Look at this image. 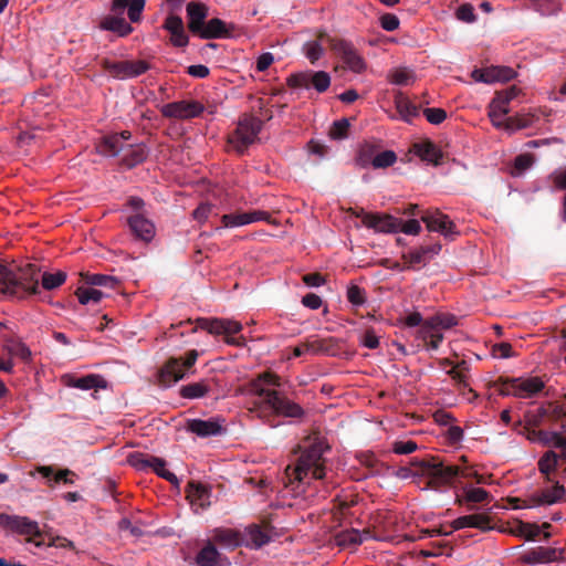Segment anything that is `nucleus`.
<instances>
[{
    "label": "nucleus",
    "instance_id": "nucleus-1",
    "mask_svg": "<svg viewBox=\"0 0 566 566\" xmlns=\"http://www.w3.org/2000/svg\"><path fill=\"white\" fill-rule=\"evenodd\" d=\"M66 277L63 271L41 274L40 268L33 263L13 268L0 263V293L9 298L22 300L40 292V281L44 290L52 291L61 286Z\"/></svg>",
    "mask_w": 566,
    "mask_h": 566
},
{
    "label": "nucleus",
    "instance_id": "nucleus-2",
    "mask_svg": "<svg viewBox=\"0 0 566 566\" xmlns=\"http://www.w3.org/2000/svg\"><path fill=\"white\" fill-rule=\"evenodd\" d=\"M306 442L308 444L300 455L296 465L294 468L289 465L285 469L284 483L293 491H297L308 475L315 480H322L326 474L323 454L329 449L328 444L316 432L310 434Z\"/></svg>",
    "mask_w": 566,
    "mask_h": 566
},
{
    "label": "nucleus",
    "instance_id": "nucleus-3",
    "mask_svg": "<svg viewBox=\"0 0 566 566\" xmlns=\"http://www.w3.org/2000/svg\"><path fill=\"white\" fill-rule=\"evenodd\" d=\"M145 0H113L111 10L116 15L105 17L99 28L117 33L119 36H127L133 32V27L122 17L124 10L127 9V14L133 23H137L142 19V13L145 8Z\"/></svg>",
    "mask_w": 566,
    "mask_h": 566
},
{
    "label": "nucleus",
    "instance_id": "nucleus-4",
    "mask_svg": "<svg viewBox=\"0 0 566 566\" xmlns=\"http://www.w3.org/2000/svg\"><path fill=\"white\" fill-rule=\"evenodd\" d=\"M411 465L419 469L420 476L428 478L424 489L437 490L442 485L450 484L455 478L469 476L465 470L458 465H444L442 461L434 457L415 458L411 460Z\"/></svg>",
    "mask_w": 566,
    "mask_h": 566
},
{
    "label": "nucleus",
    "instance_id": "nucleus-5",
    "mask_svg": "<svg viewBox=\"0 0 566 566\" xmlns=\"http://www.w3.org/2000/svg\"><path fill=\"white\" fill-rule=\"evenodd\" d=\"M281 385V378L271 371L260 374L249 384V391L262 398V401L255 403L258 417L272 428H275L276 424L273 422V418L270 415L263 413V408L268 406V399H272V396L276 394Z\"/></svg>",
    "mask_w": 566,
    "mask_h": 566
},
{
    "label": "nucleus",
    "instance_id": "nucleus-6",
    "mask_svg": "<svg viewBox=\"0 0 566 566\" xmlns=\"http://www.w3.org/2000/svg\"><path fill=\"white\" fill-rule=\"evenodd\" d=\"M263 122L253 116L244 114L240 117L237 128L228 137L229 145L240 155L252 145L262 130Z\"/></svg>",
    "mask_w": 566,
    "mask_h": 566
},
{
    "label": "nucleus",
    "instance_id": "nucleus-7",
    "mask_svg": "<svg viewBox=\"0 0 566 566\" xmlns=\"http://www.w3.org/2000/svg\"><path fill=\"white\" fill-rule=\"evenodd\" d=\"M198 359V352L191 349L186 357H170L158 370V381L164 387H170L182 379Z\"/></svg>",
    "mask_w": 566,
    "mask_h": 566
},
{
    "label": "nucleus",
    "instance_id": "nucleus-8",
    "mask_svg": "<svg viewBox=\"0 0 566 566\" xmlns=\"http://www.w3.org/2000/svg\"><path fill=\"white\" fill-rule=\"evenodd\" d=\"M319 39H326L328 41L331 50L342 59L346 67L352 72L360 74L366 70L367 64L364 57L358 53L352 42L344 39L332 38L323 31L319 32Z\"/></svg>",
    "mask_w": 566,
    "mask_h": 566
},
{
    "label": "nucleus",
    "instance_id": "nucleus-9",
    "mask_svg": "<svg viewBox=\"0 0 566 566\" xmlns=\"http://www.w3.org/2000/svg\"><path fill=\"white\" fill-rule=\"evenodd\" d=\"M197 325L191 329V332H196L197 328L207 331L212 335H226L232 336L238 334L242 329L241 323L227 318H198L196 321ZM227 343L234 346H243L244 338L240 337H227Z\"/></svg>",
    "mask_w": 566,
    "mask_h": 566
},
{
    "label": "nucleus",
    "instance_id": "nucleus-10",
    "mask_svg": "<svg viewBox=\"0 0 566 566\" xmlns=\"http://www.w3.org/2000/svg\"><path fill=\"white\" fill-rule=\"evenodd\" d=\"M101 66L104 71L108 72L113 77L118 80L137 77L146 73L150 69V64L144 60H124L115 62L108 59H103L101 61Z\"/></svg>",
    "mask_w": 566,
    "mask_h": 566
},
{
    "label": "nucleus",
    "instance_id": "nucleus-11",
    "mask_svg": "<svg viewBox=\"0 0 566 566\" xmlns=\"http://www.w3.org/2000/svg\"><path fill=\"white\" fill-rule=\"evenodd\" d=\"M286 83L290 87H314L318 93H323L331 85V76L325 71H306L290 75Z\"/></svg>",
    "mask_w": 566,
    "mask_h": 566
},
{
    "label": "nucleus",
    "instance_id": "nucleus-12",
    "mask_svg": "<svg viewBox=\"0 0 566 566\" xmlns=\"http://www.w3.org/2000/svg\"><path fill=\"white\" fill-rule=\"evenodd\" d=\"M361 222L366 228L381 233H397L401 227V219L389 213L366 212L360 209Z\"/></svg>",
    "mask_w": 566,
    "mask_h": 566
},
{
    "label": "nucleus",
    "instance_id": "nucleus-13",
    "mask_svg": "<svg viewBox=\"0 0 566 566\" xmlns=\"http://www.w3.org/2000/svg\"><path fill=\"white\" fill-rule=\"evenodd\" d=\"M203 109V105L197 101H178L165 104L160 113L167 118L190 119L200 116Z\"/></svg>",
    "mask_w": 566,
    "mask_h": 566
},
{
    "label": "nucleus",
    "instance_id": "nucleus-14",
    "mask_svg": "<svg viewBox=\"0 0 566 566\" xmlns=\"http://www.w3.org/2000/svg\"><path fill=\"white\" fill-rule=\"evenodd\" d=\"M274 415L285 418H303L305 410L296 402L291 400L283 390L279 388L272 399H268V406Z\"/></svg>",
    "mask_w": 566,
    "mask_h": 566
},
{
    "label": "nucleus",
    "instance_id": "nucleus-15",
    "mask_svg": "<svg viewBox=\"0 0 566 566\" xmlns=\"http://www.w3.org/2000/svg\"><path fill=\"white\" fill-rule=\"evenodd\" d=\"M520 93L521 90L513 85L495 94L489 106V116L495 127L501 125L500 123L495 122V117L507 115L510 113V102L513 101Z\"/></svg>",
    "mask_w": 566,
    "mask_h": 566
},
{
    "label": "nucleus",
    "instance_id": "nucleus-16",
    "mask_svg": "<svg viewBox=\"0 0 566 566\" xmlns=\"http://www.w3.org/2000/svg\"><path fill=\"white\" fill-rule=\"evenodd\" d=\"M441 245L439 243L431 245H421L415 250L402 253L401 259L406 262V268L417 270L427 265L434 255L439 254Z\"/></svg>",
    "mask_w": 566,
    "mask_h": 566
},
{
    "label": "nucleus",
    "instance_id": "nucleus-17",
    "mask_svg": "<svg viewBox=\"0 0 566 566\" xmlns=\"http://www.w3.org/2000/svg\"><path fill=\"white\" fill-rule=\"evenodd\" d=\"M563 554V548L537 546L525 552L520 559L528 565L548 564L562 559Z\"/></svg>",
    "mask_w": 566,
    "mask_h": 566
},
{
    "label": "nucleus",
    "instance_id": "nucleus-18",
    "mask_svg": "<svg viewBox=\"0 0 566 566\" xmlns=\"http://www.w3.org/2000/svg\"><path fill=\"white\" fill-rule=\"evenodd\" d=\"M62 382L66 387L77 388L81 390L105 389L107 387V381L103 376L97 374H88L83 377L66 374L62 376Z\"/></svg>",
    "mask_w": 566,
    "mask_h": 566
},
{
    "label": "nucleus",
    "instance_id": "nucleus-19",
    "mask_svg": "<svg viewBox=\"0 0 566 566\" xmlns=\"http://www.w3.org/2000/svg\"><path fill=\"white\" fill-rule=\"evenodd\" d=\"M163 28L169 32L170 42L176 48H184L188 45L189 38L186 33L182 19L175 12H169Z\"/></svg>",
    "mask_w": 566,
    "mask_h": 566
},
{
    "label": "nucleus",
    "instance_id": "nucleus-20",
    "mask_svg": "<svg viewBox=\"0 0 566 566\" xmlns=\"http://www.w3.org/2000/svg\"><path fill=\"white\" fill-rule=\"evenodd\" d=\"M36 471L46 479L48 486L54 488L55 484L63 483L66 485H72L77 479V474L70 469H61L56 471L51 465H41L36 468Z\"/></svg>",
    "mask_w": 566,
    "mask_h": 566
},
{
    "label": "nucleus",
    "instance_id": "nucleus-21",
    "mask_svg": "<svg viewBox=\"0 0 566 566\" xmlns=\"http://www.w3.org/2000/svg\"><path fill=\"white\" fill-rule=\"evenodd\" d=\"M233 30V24H227L223 20L213 18L205 23L203 28H201V31L198 33V36L206 40L227 39L232 36Z\"/></svg>",
    "mask_w": 566,
    "mask_h": 566
},
{
    "label": "nucleus",
    "instance_id": "nucleus-22",
    "mask_svg": "<svg viewBox=\"0 0 566 566\" xmlns=\"http://www.w3.org/2000/svg\"><path fill=\"white\" fill-rule=\"evenodd\" d=\"M129 229L135 238L149 242L155 235V226L143 213H135L127 219Z\"/></svg>",
    "mask_w": 566,
    "mask_h": 566
},
{
    "label": "nucleus",
    "instance_id": "nucleus-23",
    "mask_svg": "<svg viewBox=\"0 0 566 566\" xmlns=\"http://www.w3.org/2000/svg\"><path fill=\"white\" fill-rule=\"evenodd\" d=\"M269 213L254 210L249 212L229 213L221 217L222 228H234L250 224L260 220H268Z\"/></svg>",
    "mask_w": 566,
    "mask_h": 566
},
{
    "label": "nucleus",
    "instance_id": "nucleus-24",
    "mask_svg": "<svg viewBox=\"0 0 566 566\" xmlns=\"http://www.w3.org/2000/svg\"><path fill=\"white\" fill-rule=\"evenodd\" d=\"M186 430L201 438L218 436L222 432V424L219 419H189L186 423Z\"/></svg>",
    "mask_w": 566,
    "mask_h": 566
},
{
    "label": "nucleus",
    "instance_id": "nucleus-25",
    "mask_svg": "<svg viewBox=\"0 0 566 566\" xmlns=\"http://www.w3.org/2000/svg\"><path fill=\"white\" fill-rule=\"evenodd\" d=\"M509 384L514 389V396L518 398H531L545 387L544 382L538 377L526 379L512 378Z\"/></svg>",
    "mask_w": 566,
    "mask_h": 566
},
{
    "label": "nucleus",
    "instance_id": "nucleus-26",
    "mask_svg": "<svg viewBox=\"0 0 566 566\" xmlns=\"http://www.w3.org/2000/svg\"><path fill=\"white\" fill-rule=\"evenodd\" d=\"M564 495V485L556 482L552 488L543 489L539 493L532 495L526 506L552 505L563 500Z\"/></svg>",
    "mask_w": 566,
    "mask_h": 566
},
{
    "label": "nucleus",
    "instance_id": "nucleus-27",
    "mask_svg": "<svg viewBox=\"0 0 566 566\" xmlns=\"http://www.w3.org/2000/svg\"><path fill=\"white\" fill-rule=\"evenodd\" d=\"M188 29L198 35L206 23L208 8L200 2L191 1L187 4Z\"/></svg>",
    "mask_w": 566,
    "mask_h": 566
},
{
    "label": "nucleus",
    "instance_id": "nucleus-28",
    "mask_svg": "<svg viewBox=\"0 0 566 566\" xmlns=\"http://www.w3.org/2000/svg\"><path fill=\"white\" fill-rule=\"evenodd\" d=\"M458 324V319L453 314L438 313L427 319L422 324V333L429 334L431 331L449 329Z\"/></svg>",
    "mask_w": 566,
    "mask_h": 566
},
{
    "label": "nucleus",
    "instance_id": "nucleus-29",
    "mask_svg": "<svg viewBox=\"0 0 566 566\" xmlns=\"http://www.w3.org/2000/svg\"><path fill=\"white\" fill-rule=\"evenodd\" d=\"M187 499L193 505H198L201 509H205L210 505L209 499L211 495V491L206 485L190 481L187 485Z\"/></svg>",
    "mask_w": 566,
    "mask_h": 566
},
{
    "label": "nucleus",
    "instance_id": "nucleus-30",
    "mask_svg": "<svg viewBox=\"0 0 566 566\" xmlns=\"http://www.w3.org/2000/svg\"><path fill=\"white\" fill-rule=\"evenodd\" d=\"M395 106L401 118L411 123L412 118L419 116L420 107L413 104L401 91L395 93Z\"/></svg>",
    "mask_w": 566,
    "mask_h": 566
},
{
    "label": "nucleus",
    "instance_id": "nucleus-31",
    "mask_svg": "<svg viewBox=\"0 0 566 566\" xmlns=\"http://www.w3.org/2000/svg\"><path fill=\"white\" fill-rule=\"evenodd\" d=\"M491 499L490 493L481 488H470L464 490L463 496H457L455 503L459 505L467 504L469 511L474 510V503L488 502Z\"/></svg>",
    "mask_w": 566,
    "mask_h": 566
},
{
    "label": "nucleus",
    "instance_id": "nucleus-32",
    "mask_svg": "<svg viewBox=\"0 0 566 566\" xmlns=\"http://www.w3.org/2000/svg\"><path fill=\"white\" fill-rule=\"evenodd\" d=\"M413 151L422 160L434 165H439L442 159V151L431 140L415 144Z\"/></svg>",
    "mask_w": 566,
    "mask_h": 566
},
{
    "label": "nucleus",
    "instance_id": "nucleus-33",
    "mask_svg": "<svg viewBox=\"0 0 566 566\" xmlns=\"http://www.w3.org/2000/svg\"><path fill=\"white\" fill-rule=\"evenodd\" d=\"M507 532L514 536L524 537L527 541H534L539 535V526L534 523L515 520Z\"/></svg>",
    "mask_w": 566,
    "mask_h": 566
},
{
    "label": "nucleus",
    "instance_id": "nucleus-34",
    "mask_svg": "<svg viewBox=\"0 0 566 566\" xmlns=\"http://www.w3.org/2000/svg\"><path fill=\"white\" fill-rule=\"evenodd\" d=\"M148 154H149V150L144 144L129 146L122 158V163L126 167L133 168V167L144 163L147 159Z\"/></svg>",
    "mask_w": 566,
    "mask_h": 566
},
{
    "label": "nucleus",
    "instance_id": "nucleus-35",
    "mask_svg": "<svg viewBox=\"0 0 566 566\" xmlns=\"http://www.w3.org/2000/svg\"><path fill=\"white\" fill-rule=\"evenodd\" d=\"M210 389L211 387L209 381L201 380L181 386L179 389V395L186 399H197L205 397L210 391Z\"/></svg>",
    "mask_w": 566,
    "mask_h": 566
},
{
    "label": "nucleus",
    "instance_id": "nucleus-36",
    "mask_svg": "<svg viewBox=\"0 0 566 566\" xmlns=\"http://www.w3.org/2000/svg\"><path fill=\"white\" fill-rule=\"evenodd\" d=\"M213 539L217 543L231 548L239 547L242 542L240 532L231 528L216 530Z\"/></svg>",
    "mask_w": 566,
    "mask_h": 566
},
{
    "label": "nucleus",
    "instance_id": "nucleus-37",
    "mask_svg": "<svg viewBox=\"0 0 566 566\" xmlns=\"http://www.w3.org/2000/svg\"><path fill=\"white\" fill-rule=\"evenodd\" d=\"M219 558L220 553L211 543H208L197 554L196 564L198 566H220Z\"/></svg>",
    "mask_w": 566,
    "mask_h": 566
},
{
    "label": "nucleus",
    "instance_id": "nucleus-38",
    "mask_svg": "<svg viewBox=\"0 0 566 566\" xmlns=\"http://www.w3.org/2000/svg\"><path fill=\"white\" fill-rule=\"evenodd\" d=\"M536 119L534 114H517L515 116L504 119V129L507 132H515L531 127Z\"/></svg>",
    "mask_w": 566,
    "mask_h": 566
},
{
    "label": "nucleus",
    "instance_id": "nucleus-39",
    "mask_svg": "<svg viewBox=\"0 0 566 566\" xmlns=\"http://www.w3.org/2000/svg\"><path fill=\"white\" fill-rule=\"evenodd\" d=\"M99 153L106 156L115 157L124 150V143L120 136H105L98 146Z\"/></svg>",
    "mask_w": 566,
    "mask_h": 566
},
{
    "label": "nucleus",
    "instance_id": "nucleus-40",
    "mask_svg": "<svg viewBox=\"0 0 566 566\" xmlns=\"http://www.w3.org/2000/svg\"><path fill=\"white\" fill-rule=\"evenodd\" d=\"M387 78L395 85H409L416 81L417 76L415 72L408 67H397L388 73Z\"/></svg>",
    "mask_w": 566,
    "mask_h": 566
},
{
    "label": "nucleus",
    "instance_id": "nucleus-41",
    "mask_svg": "<svg viewBox=\"0 0 566 566\" xmlns=\"http://www.w3.org/2000/svg\"><path fill=\"white\" fill-rule=\"evenodd\" d=\"M465 527L478 528L481 532H488L494 528L491 524V517L486 513H476L464 515Z\"/></svg>",
    "mask_w": 566,
    "mask_h": 566
},
{
    "label": "nucleus",
    "instance_id": "nucleus-42",
    "mask_svg": "<svg viewBox=\"0 0 566 566\" xmlns=\"http://www.w3.org/2000/svg\"><path fill=\"white\" fill-rule=\"evenodd\" d=\"M81 276L86 284L93 286H106L115 289L119 284V280L117 277L105 274L81 273Z\"/></svg>",
    "mask_w": 566,
    "mask_h": 566
},
{
    "label": "nucleus",
    "instance_id": "nucleus-43",
    "mask_svg": "<svg viewBox=\"0 0 566 566\" xmlns=\"http://www.w3.org/2000/svg\"><path fill=\"white\" fill-rule=\"evenodd\" d=\"M336 543L342 547L357 546L363 543V536L358 530L350 528L339 532L335 536Z\"/></svg>",
    "mask_w": 566,
    "mask_h": 566
},
{
    "label": "nucleus",
    "instance_id": "nucleus-44",
    "mask_svg": "<svg viewBox=\"0 0 566 566\" xmlns=\"http://www.w3.org/2000/svg\"><path fill=\"white\" fill-rule=\"evenodd\" d=\"M248 535L251 543L247 544V546L255 549L261 548L271 541L270 535L255 524L248 527Z\"/></svg>",
    "mask_w": 566,
    "mask_h": 566
},
{
    "label": "nucleus",
    "instance_id": "nucleus-45",
    "mask_svg": "<svg viewBox=\"0 0 566 566\" xmlns=\"http://www.w3.org/2000/svg\"><path fill=\"white\" fill-rule=\"evenodd\" d=\"M129 463L137 470H148L153 464H159V458L142 452H134L128 458Z\"/></svg>",
    "mask_w": 566,
    "mask_h": 566
},
{
    "label": "nucleus",
    "instance_id": "nucleus-46",
    "mask_svg": "<svg viewBox=\"0 0 566 566\" xmlns=\"http://www.w3.org/2000/svg\"><path fill=\"white\" fill-rule=\"evenodd\" d=\"M532 7L535 11H537L541 15L548 17L556 14L562 4L559 0H530Z\"/></svg>",
    "mask_w": 566,
    "mask_h": 566
},
{
    "label": "nucleus",
    "instance_id": "nucleus-47",
    "mask_svg": "<svg viewBox=\"0 0 566 566\" xmlns=\"http://www.w3.org/2000/svg\"><path fill=\"white\" fill-rule=\"evenodd\" d=\"M559 455L554 451H547L538 461V470L551 481L549 473L554 472L558 464Z\"/></svg>",
    "mask_w": 566,
    "mask_h": 566
},
{
    "label": "nucleus",
    "instance_id": "nucleus-48",
    "mask_svg": "<svg viewBox=\"0 0 566 566\" xmlns=\"http://www.w3.org/2000/svg\"><path fill=\"white\" fill-rule=\"evenodd\" d=\"M322 43L328 44V41L326 39H319V33H318L316 41L306 42L303 46V51L312 64H314L317 60H319V57L322 56V54L324 52Z\"/></svg>",
    "mask_w": 566,
    "mask_h": 566
},
{
    "label": "nucleus",
    "instance_id": "nucleus-49",
    "mask_svg": "<svg viewBox=\"0 0 566 566\" xmlns=\"http://www.w3.org/2000/svg\"><path fill=\"white\" fill-rule=\"evenodd\" d=\"M332 344H334L333 338H328V339L308 338V339H306V342H304L305 349L313 354L331 353Z\"/></svg>",
    "mask_w": 566,
    "mask_h": 566
},
{
    "label": "nucleus",
    "instance_id": "nucleus-50",
    "mask_svg": "<svg viewBox=\"0 0 566 566\" xmlns=\"http://www.w3.org/2000/svg\"><path fill=\"white\" fill-rule=\"evenodd\" d=\"M376 154H377V147L369 143H365L364 145H361V147L359 148V151L357 154V157H356L357 165L360 166L361 168H366L370 165L373 166L374 158L376 157Z\"/></svg>",
    "mask_w": 566,
    "mask_h": 566
},
{
    "label": "nucleus",
    "instance_id": "nucleus-51",
    "mask_svg": "<svg viewBox=\"0 0 566 566\" xmlns=\"http://www.w3.org/2000/svg\"><path fill=\"white\" fill-rule=\"evenodd\" d=\"M547 420L543 405L536 410H528L524 413V428H538Z\"/></svg>",
    "mask_w": 566,
    "mask_h": 566
},
{
    "label": "nucleus",
    "instance_id": "nucleus-52",
    "mask_svg": "<svg viewBox=\"0 0 566 566\" xmlns=\"http://www.w3.org/2000/svg\"><path fill=\"white\" fill-rule=\"evenodd\" d=\"M543 407L546 411L547 420L549 421H558L563 418H566V405L558 401H548L543 403Z\"/></svg>",
    "mask_w": 566,
    "mask_h": 566
},
{
    "label": "nucleus",
    "instance_id": "nucleus-53",
    "mask_svg": "<svg viewBox=\"0 0 566 566\" xmlns=\"http://www.w3.org/2000/svg\"><path fill=\"white\" fill-rule=\"evenodd\" d=\"M75 295L77 296L78 302L83 305H86L90 302L98 303L104 296L103 292L88 287H77Z\"/></svg>",
    "mask_w": 566,
    "mask_h": 566
},
{
    "label": "nucleus",
    "instance_id": "nucleus-54",
    "mask_svg": "<svg viewBox=\"0 0 566 566\" xmlns=\"http://www.w3.org/2000/svg\"><path fill=\"white\" fill-rule=\"evenodd\" d=\"M469 366L465 360H461L455 366H452L447 374L458 384L459 387H467V373Z\"/></svg>",
    "mask_w": 566,
    "mask_h": 566
},
{
    "label": "nucleus",
    "instance_id": "nucleus-55",
    "mask_svg": "<svg viewBox=\"0 0 566 566\" xmlns=\"http://www.w3.org/2000/svg\"><path fill=\"white\" fill-rule=\"evenodd\" d=\"M491 83L509 82L515 77L516 72L509 66H491Z\"/></svg>",
    "mask_w": 566,
    "mask_h": 566
},
{
    "label": "nucleus",
    "instance_id": "nucleus-56",
    "mask_svg": "<svg viewBox=\"0 0 566 566\" xmlns=\"http://www.w3.org/2000/svg\"><path fill=\"white\" fill-rule=\"evenodd\" d=\"M8 352L11 356L18 357L23 361H29L31 358L30 348L20 340H13L8 345Z\"/></svg>",
    "mask_w": 566,
    "mask_h": 566
},
{
    "label": "nucleus",
    "instance_id": "nucleus-57",
    "mask_svg": "<svg viewBox=\"0 0 566 566\" xmlns=\"http://www.w3.org/2000/svg\"><path fill=\"white\" fill-rule=\"evenodd\" d=\"M537 442L544 446H554L555 448H558L562 447L564 443V436H562L558 432L541 430L537 432Z\"/></svg>",
    "mask_w": 566,
    "mask_h": 566
},
{
    "label": "nucleus",
    "instance_id": "nucleus-58",
    "mask_svg": "<svg viewBox=\"0 0 566 566\" xmlns=\"http://www.w3.org/2000/svg\"><path fill=\"white\" fill-rule=\"evenodd\" d=\"M349 126H350V124L347 118H342V119L335 120L329 128L328 135L332 139L346 138L347 134H348Z\"/></svg>",
    "mask_w": 566,
    "mask_h": 566
},
{
    "label": "nucleus",
    "instance_id": "nucleus-59",
    "mask_svg": "<svg viewBox=\"0 0 566 566\" xmlns=\"http://www.w3.org/2000/svg\"><path fill=\"white\" fill-rule=\"evenodd\" d=\"M346 295H347L348 302L355 306H361L366 303L365 290L356 284H350L347 287Z\"/></svg>",
    "mask_w": 566,
    "mask_h": 566
},
{
    "label": "nucleus",
    "instance_id": "nucleus-60",
    "mask_svg": "<svg viewBox=\"0 0 566 566\" xmlns=\"http://www.w3.org/2000/svg\"><path fill=\"white\" fill-rule=\"evenodd\" d=\"M397 160V155L392 150H385L381 153L376 154V157L374 158L373 167L375 169L379 168H387L392 166Z\"/></svg>",
    "mask_w": 566,
    "mask_h": 566
},
{
    "label": "nucleus",
    "instance_id": "nucleus-61",
    "mask_svg": "<svg viewBox=\"0 0 566 566\" xmlns=\"http://www.w3.org/2000/svg\"><path fill=\"white\" fill-rule=\"evenodd\" d=\"M419 335L422 338V340H424L426 347L428 349L437 350L443 340V335L439 331H431L429 334L424 335L422 333V327H421L419 329Z\"/></svg>",
    "mask_w": 566,
    "mask_h": 566
},
{
    "label": "nucleus",
    "instance_id": "nucleus-62",
    "mask_svg": "<svg viewBox=\"0 0 566 566\" xmlns=\"http://www.w3.org/2000/svg\"><path fill=\"white\" fill-rule=\"evenodd\" d=\"M17 527L23 534L33 535L34 537H41V533L38 523L30 521L27 517L19 518L17 521Z\"/></svg>",
    "mask_w": 566,
    "mask_h": 566
},
{
    "label": "nucleus",
    "instance_id": "nucleus-63",
    "mask_svg": "<svg viewBox=\"0 0 566 566\" xmlns=\"http://www.w3.org/2000/svg\"><path fill=\"white\" fill-rule=\"evenodd\" d=\"M534 163V157L531 154L518 155L514 160V175H521L528 169Z\"/></svg>",
    "mask_w": 566,
    "mask_h": 566
},
{
    "label": "nucleus",
    "instance_id": "nucleus-64",
    "mask_svg": "<svg viewBox=\"0 0 566 566\" xmlns=\"http://www.w3.org/2000/svg\"><path fill=\"white\" fill-rule=\"evenodd\" d=\"M457 18L460 21L472 23L475 21L476 15L474 14V9L470 3L461 4L455 12Z\"/></svg>",
    "mask_w": 566,
    "mask_h": 566
}]
</instances>
